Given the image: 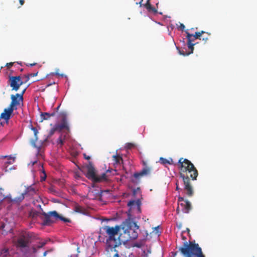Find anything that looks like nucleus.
I'll return each instance as SVG.
<instances>
[{
    "mask_svg": "<svg viewBox=\"0 0 257 257\" xmlns=\"http://www.w3.org/2000/svg\"><path fill=\"white\" fill-rule=\"evenodd\" d=\"M180 169V176L182 179L184 184V190L189 197L193 196L194 191L190 183V179L196 180L198 175V171L194 165L188 159L181 158L178 161Z\"/></svg>",
    "mask_w": 257,
    "mask_h": 257,
    "instance_id": "1",
    "label": "nucleus"
},
{
    "mask_svg": "<svg viewBox=\"0 0 257 257\" xmlns=\"http://www.w3.org/2000/svg\"><path fill=\"white\" fill-rule=\"evenodd\" d=\"M106 234V246L108 252H112V250L118 248L121 245V237L122 234L118 236V233L120 229V226L115 225L111 227L108 225L102 227Z\"/></svg>",
    "mask_w": 257,
    "mask_h": 257,
    "instance_id": "2",
    "label": "nucleus"
},
{
    "mask_svg": "<svg viewBox=\"0 0 257 257\" xmlns=\"http://www.w3.org/2000/svg\"><path fill=\"white\" fill-rule=\"evenodd\" d=\"M120 228L123 231L121 240L122 243H125L129 240L137 238L139 226L136 222L130 219H126L121 224Z\"/></svg>",
    "mask_w": 257,
    "mask_h": 257,
    "instance_id": "3",
    "label": "nucleus"
},
{
    "mask_svg": "<svg viewBox=\"0 0 257 257\" xmlns=\"http://www.w3.org/2000/svg\"><path fill=\"white\" fill-rule=\"evenodd\" d=\"M179 251L184 257H205L202 248L195 240L185 241Z\"/></svg>",
    "mask_w": 257,
    "mask_h": 257,
    "instance_id": "4",
    "label": "nucleus"
},
{
    "mask_svg": "<svg viewBox=\"0 0 257 257\" xmlns=\"http://www.w3.org/2000/svg\"><path fill=\"white\" fill-rule=\"evenodd\" d=\"M26 90V88L24 89L21 94L17 93L16 95H11L12 101L9 107L7 108H5L4 110V112L1 113L0 115V117L1 118L7 121H8L10 119L11 115L13 113L14 110L17 109V106L20 105L21 102H23V95Z\"/></svg>",
    "mask_w": 257,
    "mask_h": 257,
    "instance_id": "5",
    "label": "nucleus"
},
{
    "mask_svg": "<svg viewBox=\"0 0 257 257\" xmlns=\"http://www.w3.org/2000/svg\"><path fill=\"white\" fill-rule=\"evenodd\" d=\"M35 237L33 232L30 231H23L19 235L16 242V246L21 250L29 247L32 239Z\"/></svg>",
    "mask_w": 257,
    "mask_h": 257,
    "instance_id": "6",
    "label": "nucleus"
},
{
    "mask_svg": "<svg viewBox=\"0 0 257 257\" xmlns=\"http://www.w3.org/2000/svg\"><path fill=\"white\" fill-rule=\"evenodd\" d=\"M36 193L35 189L32 186H30L27 187L25 190V192L21 194L19 196L15 197L14 199H12L11 197L6 196L3 197V200L5 198H8L9 201L11 202H14L16 203H19L21 202L25 198V196H33Z\"/></svg>",
    "mask_w": 257,
    "mask_h": 257,
    "instance_id": "7",
    "label": "nucleus"
},
{
    "mask_svg": "<svg viewBox=\"0 0 257 257\" xmlns=\"http://www.w3.org/2000/svg\"><path fill=\"white\" fill-rule=\"evenodd\" d=\"M42 214L44 216L42 223L44 225H51L58 220V218L59 217V214L56 211H50L48 213L43 212Z\"/></svg>",
    "mask_w": 257,
    "mask_h": 257,
    "instance_id": "8",
    "label": "nucleus"
},
{
    "mask_svg": "<svg viewBox=\"0 0 257 257\" xmlns=\"http://www.w3.org/2000/svg\"><path fill=\"white\" fill-rule=\"evenodd\" d=\"M9 81L11 87L15 91H17L20 86L24 83V82L21 80V77L20 76H10Z\"/></svg>",
    "mask_w": 257,
    "mask_h": 257,
    "instance_id": "9",
    "label": "nucleus"
},
{
    "mask_svg": "<svg viewBox=\"0 0 257 257\" xmlns=\"http://www.w3.org/2000/svg\"><path fill=\"white\" fill-rule=\"evenodd\" d=\"M87 173L85 174L86 177L95 182L97 175L96 170L91 162H89V164L86 166Z\"/></svg>",
    "mask_w": 257,
    "mask_h": 257,
    "instance_id": "10",
    "label": "nucleus"
},
{
    "mask_svg": "<svg viewBox=\"0 0 257 257\" xmlns=\"http://www.w3.org/2000/svg\"><path fill=\"white\" fill-rule=\"evenodd\" d=\"M143 165L145 166V167L141 171L134 173V177L135 178L139 179L142 177L148 175L150 174L151 171L150 168L147 166V163L145 161H143Z\"/></svg>",
    "mask_w": 257,
    "mask_h": 257,
    "instance_id": "11",
    "label": "nucleus"
},
{
    "mask_svg": "<svg viewBox=\"0 0 257 257\" xmlns=\"http://www.w3.org/2000/svg\"><path fill=\"white\" fill-rule=\"evenodd\" d=\"M185 33L187 34L186 38L187 39H189L190 41H194L196 39H201V37L202 35L205 33V32L203 31H201L200 32H195L194 35L190 34L188 30L185 31Z\"/></svg>",
    "mask_w": 257,
    "mask_h": 257,
    "instance_id": "12",
    "label": "nucleus"
},
{
    "mask_svg": "<svg viewBox=\"0 0 257 257\" xmlns=\"http://www.w3.org/2000/svg\"><path fill=\"white\" fill-rule=\"evenodd\" d=\"M31 130L33 131L35 136V140L31 141V144L35 148H38V152H39L41 146L42 145V143H41L39 146H37L36 144V142L38 140L37 134H38V131L36 127L32 126ZM39 153V152H38Z\"/></svg>",
    "mask_w": 257,
    "mask_h": 257,
    "instance_id": "13",
    "label": "nucleus"
},
{
    "mask_svg": "<svg viewBox=\"0 0 257 257\" xmlns=\"http://www.w3.org/2000/svg\"><path fill=\"white\" fill-rule=\"evenodd\" d=\"M179 205L182 207V211L185 213H188L191 209V204L188 200L180 203Z\"/></svg>",
    "mask_w": 257,
    "mask_h": 257,
    "instance_id": "14",
    "label": "nucleus"
},
{
    "mask_svg": "<svg viewBox=\"0 0 257 257\" xmlns=\"http://www.w3.org/2000/svg\"><path fill=\"white\" fill-rule=\"evenodd\" d=\"M143 6L150 13H153V14H156L157 13V10L152 6L150 2H147L145 4L143 5Z\"/></svg>",
    "mask_w": 257,
    "mask_h": 257,
    "instance_id": "15",
    "label": "nucleus"
},
{
    "mask_svg": "<svg viewBox=\"0 0 257 257\" xmlns=\"http://www.w3.org/2000/svg\"><path fill=\"white\" fill-rule=\"evenodd\" d=\"M55 115V112H53L52 113H48V112L41 113V120L40 121L42 122L44 120L49 119L51 116H54Z\"/></svg>",
    "mask_w": 257,
    "mask_h": 257,
    "instance_id": "16",
    "label": "nucleus"
},
{
    "mask_svg": "<svg viewBox=\"0 0 257 257\" xmlns=\"http://www.w3.org/2000/svg\"><path fill=\"white\" fill-rule=\"evenodd\" d=\"M55 126L57 127L58 131L60 132L64 128H66L68 130H69V126L67 122L64 119L63 120V121L60 124H56Z\"/></svg>",
    "mask_w": 257,
    "mask_h": 257,
    "instance_id": "17",
    "label": "nucleus"
},
{
    "mask_svg": "<svg viewBox=\"0 0 257 257\" xmlns=\"http://www.w3.org/2000/svg\"><path fill=\"white\" fill-rule=\"evenodd\" d=\"M1 158H7V161L5 163V165L6 168L8 167V165L13 164L15 160V158L12 157L11 156H3Z\"/></svg>",
    "mask_w": 257,
    "mask_h": 257,
    "instance_id": "18",
    "label": "nucleus"
},
{
    "mask_svg": "<svg viewBox=\"0 0 257 257\" xmlns=\"http://www.w3.org/2000/svg\"><path fill=\"white\" fill-rule=\"evenodd\" d=\"M141 204V203L139 200H137V201L131 200V201H130L127 203V205L128 206L132 207L134 206H136L139 210L140 209Z\"/></svg>",
    "mask_w": 257,
    "mask_h": 257,
    "instance_id": "19",
    "label": "nucleus"
},
{
    "mask_svg": "<svg viewBox=\"0 0 257 257\" xmlns=\"http://www.w3.org/2000/svg\"><path fill=\"white\" fill-rule=\"evenodd\" d=\"M107 180L106 173H103L100 176H97L94 183H99Z\"/></svg>",
    "mask_w": 257,
    "mask_h": 257,
    "instance_id": "20",
    "label": "nucleus"
},
{
    "mask_svg": "<svg viewBox=\"0 0 257 257\" xmlns=\"http://www.w3.org/2000/svg\"><path fill=\"white\" fill-rule=\"evenodd\" d=\"M57 131H58V130L57 129V127L55 125L54 127H53L49 131L48 135L47 136L46 138L45 139L44 141L46 142L48 139H49L54 135L55 132Z\"/></svg>",
    "mask_w": 257,
    "mask_h": 257,
    "instance_id": "21",
    "label": "nucleus"
},
{
    "mask_svg": "<svg viewBox=\"0 0 257 257\" xmlns=\"http://www.w3.org/2000/svg\"><path fill=\"white\" fill-rule=\"evenodd\" d=\"M74 210L75 212H76L77 213H82V214H84L85 211L84 208L83 207H82V206L79 205L78 204H76L74 206Z\"/></svg>",
    "mask_w": 257,
    "mask_h": 257,
    "instance_id": "22",
    "label": "nucleus"
},
{
    "mask_svg": "<svg viewBox=\"0 0 257 257\" xmlns=\"http://www.w3.org/2000/svg\"><path fill=\"white\" fill-rule=\"evenodd\" d=\"M9 250L8 248H3L0 249V257H6L9 254Z\"/></svg>",
    "mask_w": 257,
    "mask_h": 257,
    "instance_id": "23",
    "label": "nucleus"
},
{
    "mask_svg": "<svg viewBox=\"0 0 257 257\" xmlns=\"http://www.w3.org/2000/svg\"><path fill=\"white\" fill-rule=\"evenodd\" d=\"M113 160L114 162V164H118L120 163V162H122V158L121 157L118 156V155H114L113 156Z\"/></svg>",
    "mask_w": 257,
    "mask_h": 257,
    "instance_id": "24",
    "label": "nucleus"
},
{
    "mask_svg": "<svg viewBox=\"0 0 257 257\" xmlns=\"http://www.w3.org/2000/svg\"><path fill=\"white\" fill-rule=\"evenodd\" d=\"M46 244V242H41L39 243V244L37 246V247H35V246H33L32 247V252L33 253H35L36 252H37V248L38 249H40L41 248H42V247H43Z\"/></svg>",
    "mask_w": 257,
    "mask_h": 257,
    "instance_id": "25",
    "label": "nucleus"
},
{
    "mask_svg": "<svg viewBox=\"0 0 257 257\" xmlns=\"http://www.w3.org/2000/svg\"><path fill=\"white\" fill-rule=\"evenodd\" d=\"M192 42L193 41L189 42V39H187L188 47L189 49L191 50L190 52H188V53H190V54L193 53V50H194V46L195 44L192 43Z\"/></svg>",
    "mask_w": 257,
    "mask_h": 257,
    "instance_id": "26",
    "label": "nucleus"
},
{
    "mask_svg": "<svg viewBox=\"0 0 257 257\" xmlns=\"http://www.w3.org/2000/svg\"><path fill=\"white\" fill-rule=\"evenodd\" d=\"M177 48L178 50L179 54L181 55L185 56H187V55H189V54H190V53H188V52L184 51L183 49L182 50L179 49V48H178V47Z\"/></svg>",
    "mask_w": 257,
    "mask_h": 257,
    "instance_id": "27",
    "label": "nucleus"
},
{
    "mask_svg": "<svg viewBox=\"0 0 257 257\" xmlns=\"http://www.w3.org/2000/svg\"><path fill=\"white\" fill-rule=\"evenodd\" d=\"M65 140V137H63L62 136H60L57 140V143L62 146L64 144Z\"/></svg>",
    "mask_w": 257,
    "mask_h": 257,
    "instance_id": "28",
    "label": "nucleus"
},
{
    "mask_svg": "<svg viewBox=\"0 0 257 257\" xmlns=\"http://www.w3.org/2000/svg\"><path fill=\"white\" fill-rule=\"evenodd\" d=\"M160 161L161 163L163 164H171V163L170 161L166 159L163 158H160Z\"/></svg>",
    "mask_w": 257,
    "mask_h": 257,
    "instance_id": "29",
    "label": "nucleus"
},
{
    "mask_svg": "<svg viewBox=\"0 0 257 257\" xmlns=\"http://www.w3.org/2000/svg\"><path fill=\"white\" fill-rule=\"evenodd\" d=\"M60 219L63 221L65 222H69L70 220L68 218H65L59 215V217L58 218V220Z\"/></svg>",
    "mask_w": 257,
    "mask_h": 257,
    "instance_id": "30",
    "label": "nucleus"
},
{
    "mask_svg": "<svg viewBox=\"0 0 257 257\" xmlns=\"http://www.w3.org/2000/svg\"><path fill=\"white\" fill-rule=\"evenodd\" d=\"M135 146L134 144L131 143H127L126 145V148L128 149H131L132 148H134Z\"/></svg>",
    "mask_w": 257,
    "mask_h": 257,
    "instance_id": "31",
    "label": "nucleus"
},
{
    "mask_svg": "<svg viewBox=\"0 0 257 257\" xmlns=\"http://www.w3.org/2000/svg\"><path fill=\"white\" fill-rule=\"evenodd\" d=\"M38 73H31L27 76V80L26 81H28L29 80L30 77H33L37 76Z\"/></svg>",
    "mask_w": 257,
    "mask_h": 257,
    "instance_id": "32",
    "label": "nucleus"
},
{
    "mask_svg": "<svg viewBox=\"0 0 257 257\" xmlns=\"http://www.w3.org/2000/svg\"><path fill=\"white\" fill-rule=\"evenodd\" d=\"M117 248H116V249H114L113 250H112V252L114 251L115 252V253L113 255V257H120L119 254H118V250H117Z\"/></svg>",
    "mask_w": 257,
    "mask_h": 257,
    "instance_id": "33",
    "label": "nucleus"
},
{
    "mask_svg": "<svg viewBox=\"0 0 257 257\" xmlns=\"http://www.w3.org/2000/svg\"><path fill=\"white\" fill-rule=\"evenodd\" d=\"M186 200H185L184 199V198L182 197H178V202H184V201H185Z\"/></svg>",
    "mask_w": 257,
    "mask_h": 257,
    "instance_id": "34",
    "label": "nucleus"
},
{
    "mask_svg": "<svg viewBox=\"0 0 257 257\" xmlns=\"http://www.w3.org/2000/svg\"><path fill=\"white\" fill-rule=\"evenodd\" d=\"M159 226H157V227H155V229H154V230L156 231V233L157 234H159V233H161V232H159Z\"/></svg>",
    "mask_w": 257,
    "mask_h": 257,
    "instance_id": "35",
    "label": "nucleus"
},
{
    "mask_svg": "<svg viewBox=\"0 0 257 257\" xmlns=\"http://www.w3.org/2000/svg\"><path fill=\"white\" fill-rule=\"evenodd\" d=\"M176 190H178V191H179V190H182V189L179 187L178 181L176 182Z\"/></svg>",
    "mask_w": 257,
    "mask_h": 257,
    "instance_id": "36",
    "label": "nucleus"
},
{
    "mask_svg": "<svg viewBox=\"0 0 257 257\" xmlns=\"http://www.w3.org/2000/svg\"><path fill=\"white\" fill-rule=\"evenodd\" d=\"M13 64H14V63L10 62V63H7L6 66L8 68H10L11 67H12L13 65Z\"/></svg>",
    "mask_w": 257,
    "mask_h": 257,
    "instance_id": "37",
    "label": "nucleus"
},
{
    "mask_svg": "<svg viewBox=\"0 0 257 257\" xmlns=\"http://www.w3.org/2000/svg\"><path fill=\"white\" fill-rule=\"evenodd\" d=\"M180 28L182 31H183L185 29V26L183 24H181L180 25Z\"/></svg>",
    "mask_w": 257,
    "mask_h": 257,
    "instance_id": "38",
    "label": "nucleus"
},
{
    "mask_svg": "<svg viewBox=\"0 0 257 257\" xmlns=\"http://www.w3.org/2000/svg\"><path fill=\"white\" fill-rule=\"evenodd\" d=\"M84 157L87 160H89L90 159V157L89 156H87L85 154H84Z\"/></svg>",
    "mask_w": 257,
    "mask_h": 257,
    "instance_id": "39",
    "label": "nucleus"
},
{
    "mask_svg": "<svg viewBox=\"0 0 257 257\" xmlns=\"http://www.w3.org/2000/svg\"><path fill=\"white\" fill-rule=\"evenodd\" d=\"M208 40V37H203L202 38V40L205 42L206 43Z\"/></svg>",
    "mask_w": 257,
    "mask_h": 257,
    "instance_id": "40",
    "label": "nucleus"
},
{
    "mask_svg": "<svg viewBox=\"0 0 257 257\" xmlns=\"http://www.w3.org/2000/svg\"><path fill=\"white\" fill-rule=\"evenodd\" d=\"M36 64H37L36 63H31V64H27V66H34L36 65Z\"/></svg>",
    "mask_w": 257,
    "mask_h": 257,
    "instance_id": "41",
    "label": "nucleus"
},
{
    "mask_svg": "<svg viewBox=\"0 0 257 257\" xmlns=\"http://www.w3.org/2000/svg\"><path fill=\"white\" fill-rule=\"evenodd\" d=\"M143 2V0H141V1L139 3H137V4H139L140 6L141 7L143 6L142 4V2Z\"/></svg>",
    "mask_w": 257,
    "mask_h": 257,
    "instance_id": "42",
    "label": "nucleus"
},
{
    "mask_svg": "<svg viewBox=\"0 0 257 257\" xmlns=\"http://www.w3.org/2000/svg\"><path fill=\"white\" fill-rule=\"evenodd\" d=\"M19 2L21 6L23 5L25 3L24 0H19Z\"/></svg>",
    "mask_w": 257,
    "mask_h": 257,
    "instance_id": "43",
    "label": "nucleus"
},
{
    "mask_svg": "<svg viewBox=\"0 0 257 257\" xmlns=\"http://www.w3.org/2000/svg\"><path fill=\"white\" fill-rule=\"evenodd\" d=\"M5 224H2V225L1 226L0 228H1V229H4V228L5 227Z\"/></svg>",
    "mask_w": 257,
    "mask_h": 257,
    "instance_id": "44",
    "label": "nucleus"
},
{
    "mask_svg": "<svg viewBox=\"0 0 257 257\" xmlns=\"http://www.w3.org/2000/svg\"><path fill=\"white\" fill-rule=\"evenodd\" d=\"M48 252V251H45L43 253V255H44V256H46Z\"/></svg>",
    "mask_w": 257,
    "mask_h": 257,
    "instance_id": "45",
    "label": "nucleus"
},
{
    "mask_svg": "<svg viewBox=\"0 0 257 257\" xmlns=\"http://www.w3.org/2000/svg\"><path fill=\"white\" fill-rule=\"evenodd\" d=\"M46 174H45V175L44 177L42 178L41 180H42V181H43V180H45V179H46Z\"/></svg>",
    "mask_w": 257,
    "mask_h": 257,
    "instance_id": "46",
    "label": "nucleus"
},
{
    "mask_svg": "<svg viewBox=\"0 0 257 257\" xmlns=\"http://www.w3.org/2000/svg\"><path fill=\"white\" fill-rule=\"evenodd\" d=\"M176 211L177 212V213H179V207L178 206L176 209Z\"/></svg>",
    "mask_w": 257,
    "mask_h": 257,
    "instance_id": "47",
    "label": "nucleus"
},
{
    "mask_svg": "<svg viewBox=\"0 0 257 257\" xmlns=\"http://www.w3.org/2000/svg\"><path fill=\"white\" fill-rule=\"evenodd\" d=\"M37 161H34V162H33V163H32V165H34L35 164H36V163H37Z\"/></svg>",
    "mask_w": 257,
    "mask_h": 257,
    "instance_id": "48",
    "label": "nucleus"
},
{
    "mask_svg": "<svg viewBox=\"0 0 257 257\" xmlns=\"http://www.w3.org/2000/svg\"><path fill=\"white\" fill-rule=\"evenodd\" d=\"M186 230H187V231H188V233H189V232H190V230H189V229L187 228H186Z\"/></svg>",
    "mask_w": 257,
    "mask_h": 257,
    "instance_id": "49",
    "label": "nucleus"
},
{
    "mask_svg": "<svg viewBox=\"0 0 257 257\" xmlns=\"http://www.w3.org/2000/svg\"><path fill=\"white\" fill-rule=\"evenodd\" d=\"M111 172V170H110L109 169L106 171V172Z\"/></svg>",
    "mask_w": 257,
    "mask_h": 257,
    "instance_id": "50",
    "label": "nucleus"
},
{
    "mask_svg": "<svg viewBox=\"0 0 257 257\" xmlns=\"http://www.w3.org/2000/svg\"><path fill=\"white\" fill-rule=\"evenodd\" d=\"M59 107H60V105H59V106L56 108V109L58 110V109L59 108Z\"/></svg>",
    "mask_w": 257,
    "mask_h": 257,
    "instance_id": "51",
    "label": "nucleus"
},
{
    "mask_svg": "<svg viewBox=\"0 0 257 257\" xmlns=\"http://www.w3.org/2000/svg\"><path fill=\"white\" fill-rule=\"evenodd\" d=\"M182 238H183V239H184V240H185V239H186L185 237H184V236H183V237H182Z\"/></svg>",
    "mask_w": 257,
    "mask_h": 257,
    "instance_id": "52",
    "label": "nucleus"
},
{
    "mask_svg": "<svg viewBox=\"0 0 257 257\" xmlns=\"http://www.w3.org/2000/svg\"><path fill=\"white\" fill-rule=\"evenodd\" d=\"M51 85V84H48V85H47V86H50Z\"/></svg>",
    "mask_w": 257,
    "mask_h": 257,
    "instance_id": "53",
    "label": "nucleus"
},
{
    "mask_svg": "<svg viewBox=\"0 0 257 257\" xmlns=\"http://www.w3.org/2000/svg\"><path fill=\"white\" fill-rule=\"evenodd\" d=\"M150 1H151V0H147V2H150Z\"/></svg>",
    "mask_w": 257,
    "mask_h": 257,
    "instance_id": "54",
    "label": "nucleus"
},
{
    "mask_svg": "<svg viewBox=\"0 0 257 257\" xmlns=\"http://www.w3.org/2000/svg\"><path fill=\"white\" fill-rule=\"evenodd\" d=\"M23 70V69H21V71H22Z\"/></svg>",
    "mask_w": 257,
    "mask_h": 257,
    "instance_id": "55",
    "label": "nucleus"
}]
</instances>
